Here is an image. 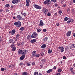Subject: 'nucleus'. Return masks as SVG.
I'll list each match as a JSON object with an SVG mask.
<instances>
[{
  "label": "nucleus",
  "mask_w": 75,
  "mask_h": 75,
  "mask_svg": "<svg viewBox=\"0 0 75 75\" xmlns=\"http://www.w3.org/2000/svg\"><path fill=\"white\" fill-rule=\"evenodd\" d=\"M16 36V38H19V37H20V35L17 34Z\"/></svg>",
  "instance_id": "e433bc0d"
},
{
  "label": "nucleus",
  "mask_w": 75,
  "mask_h": 75,
  "mask_svg": "<svg viewBox=\"0 0 75 75\" xmlns=\"http://www.w3.org/2000/svg\"><path fill=\"white\" fill-rule=\"evenodd\" d=\"M40 54L41 56H43V55H44V54L43 52H41L40 53Z\"/></svg>",
  "instance_id": "37998d69"
},
{
  "label": "nucleus",
  "mask_w": 75,
  "mask_h": 75,
  "mask_svg": "<svg viewBox=\"0 0 75 75\" xmlns=\"http://www.w3.org/2000/svg\"><path fill=\"white\" fill-rule=\"evenodd\" d=\"M72 48H75V44H72Z\"/></svg>",
  "instance_id": "2f4dec72"
},
{
  "label": "nucleus",
  "mask_w": 75,
  "mask_h": 75,
  "mask_svg": "<svg viewBox=\"0 0 75 75\" xmlns=\"http://www.w3.org/2000/svg\"><path fill=\"white\" fill-rule=\"evenodd\" d=\"M73 35L74 37H75V33H74L73 34Z\"/></svg>",
  "instance_id": "0e129e2a"
},
{
  "label": "nucleus",
  "mask_w": 75,
  "mask_h": 75,
  "mask_svg": "<svg viewBox=\"0 0 75 75\" xmlns=\"http://www.w3.org/2000/svg\"><path fill=\"white\" fill-rule=\"evenodd\" d=\"M27 40L30 41L31 40V35H29L27 37Z\"/></svg>",
  "instance_id": "f3484780"
},
{
  "label": "nucleus",
  "mask_w": 75,
  "mask_h": 75,
  "mask_svg": "<svg viewBox=\"0 0 75 75\" xmlns=\"http://www.w3.org/2000/svg\"><path fill=\"white\" fill-rule=\"evenodd\" d=\"M23 75H28V73L27 72H23L22 73Z\"/></svg>",
  "instance_id": "6ab92c4d"
},
{
  "label": "nucleus",
  "mask_w": 75,
  "mask_h": 75,
  "mask_svg": "<svg viewBox=\"0 0 75 75\" xmlns=\"http://www.w3.org/2000/svg\"><path fill=\"white\" fill-rule=\"evenodd\" d=\"M26 3H30V0H26Z\"/></svg>",
  "instance_id": "c9c22d12"
},
{
  "label": "nucleus",
  "mask_w": 75,
  "mask_h": 75,
  "mask_svg": "<svg viewBox=\"0 0 75 75\" xmlns=\"http://www.w3.org/2000/svg\"><path fill=\"white\" fill-rule=\"evenodd\" d=\"M13 39H15V41H17V40L18 39V38H17L16 37V38H15L14 37H13Z\"/></svg>",
  "instance_id": "ea45409f"
},
{
  "label": "nucleus",
  "mask_w": 75,
  "mask_h": 75,
  "mask_svg": "<svg viewBox=\"0 0 75 75\" xmlns=\"http://www.w3.org/2000/svg\"><path fill=\"white\" fill-rule=\"evenodd\" d=\"M43 31H44V32H46V31H47V29H43Z\"/></svg>",
  "instance_id": "864d4df0"
},
{
  "label": "nucleus",
  "mask_w": 75,
  "mask_h": 75,
  "mask_svg": "<svg viewBox=\"0 0 75 75\" xmlns=\"http://www.w3.org/2000/svg\"><path fill=\"white\" fill-rule=\"evenodd\" d=\"M52 69H50L48 70L47 71V74H50V73H51V72H52Z\"/></svg>",
  "instance_id": "2eb2a0df"
},
{
  "label": "nucleus",
  "mask_w": 75,
  "mask_h": 75,
  "mask_svg": "<svg viewBox=\"0 0 75 75\" xmlns=\"http://www.w3.org/2000/svg\"><path fill=\"white\" fill-rule=\"evenodd\" d=\"M74 21V20L73 19H69V21H68L67 22V23L68 24H69V23H70V22H73Z\"/></svg>",
  "instance_id": "dca6fc26"
},
{
  "label": "nucleus",
  "mask_w": 75,
  "mask_h": 75,
  "mask_svg": "<svg viewBox=\"0 0 75 75\" xmlns=\"http://www.w3.org/2000/svg\"><path fill=\"white\" fill-rule=\"evenodd\" d=\"M34 75H42V74L41 73H39L37 72H35L34 74Z\"/></svg>",
  "instance_id": "9d476101"
},
{
  "label": "nucleus",
  "mask_w": 75,
  "mask_h": 75,
  "mask_svg": "<svg viewBox=\"0 0 75 75\" xmlns=\"http://www.w3.org/2000/svg\"><path fill=\"white\" fill-rule=\"evenodd\" d=\"M48 52L49 54H51L52 52V50L50 49H48Z\"/></svg>",
  "instance_id": "412c9836"
},
{
  "label": "nucleus",
  "mask_w": 75,
  "mask_h": 75,
  "mask_svg": "<svg viewBox=\"0 0 75 75\" xmlns=\"http://www.w3.org/2000/svg\"><path fill=\"white\" fill-rule=\"evenodd\" d=\"M63 58L64 59H66V57L65 56H64L63 57Z\"/></svg>",
  "instance_id": "603ef678"
},
{
  "label": "nucleus",
  "mask_w": 75,
  "mask_h": 75,
  "mask_svg": "<svg viewBox=\"0 0 75 75\" xmlns=\"http://www.w3.org/2000/svg\"><path fill=\"white\" fill-rule=\"evenodd\" d=\"M61 3H62V4H63V3H64V2L63 1H62V0H61Z\"/></svg>",
  "instance_id": "e2e57ef3"
},
{
  "label": "nucleus",
  "mask_w": 75,
  "mask_h": 75,
  "mask_svg": "<svg viewBox=\"0 0 75 75\" xmlns=\"http://www.w3.org/2000/svg\"><path fill=\"white\" fill-rule=\"evenodd\" d=\"M42 61L43 62H45V60L44 59H43L42 60Z\"/></svg>",
  "instance_id": "a18cd8bd"
},
{
  "label": "nucleus",
  "mask_w": 75,
  "mask_h": 75,
  "mask_svg": "<svg viewBox=\"0 0 75 75\" xmlns=\"http://www.w3.org/2000/svg\"><path fill=\"white\" fill-rule=\"evenodd\" d=\"M21 14H22V15H23V16H26V15H27V13H23L21 12Z\"/></svg>",
  "instance_id": "c756f323"
},
{
  "label": "nucleus",
  "mask_w": 75,
  "mask_h": 75,
  "mask_svg": "<svg viewBox=\"0 0 75 75\" xmlns=\"http://www.w3.org/2000/svg\"><path fill=\"white\" fill-rule=\"evenodd\" d=\"M48 39V38L47 37H45L43 39V41H45V42H46V41H47Z\"/></svg>",
  "instance_id": "aec40b11"
},
{
  "label": "nucleus",
  "mask_w": 75,
  "mask_h": 75,
  "mask_svg": "<svg viewBox=\"0 0 75 75\" xmlns=\"http://www.w3.org/2000/svg\"><path fill=\"white\" fill-rule=\"evenodd\" d=\"M15 33H16L15 30L13 29L11 31V34H12V35H13V34H15Z\"/></svg>",
  "instance_id": "a211bd4d"
},
{
  "label": "nucleus",
  "mask_w": 75,
  "mask_h": 75,
  "mask_svg": "<svg viewBox=\"0 0 75 75\" xmlns=\"http://www.w3.org/2000/svg\"><path fill=\"white\" fill-rule=\"evenodd\" d=\"M51 16V13H49L47 14V16Z\"/></svg>",
  "instance_id": "09e8293b"
},
{
  "label": "nucleus",
  "mask_w": 75,
  "mask_h": 75,
  "mask_svg": "<svg viewBox=\"0 0 75 75\" xmlns=\"http://www.w3.org/2000/svg\"><path fill=\"white\" fill-rule=\"evenodd\" d=\"M14 45H11V48H14Z\"/></svg>",
  "instance_id": "473e14b6"
},
{
  "label": "nucleus",
  "mask_w": 75,
  "mask_h": 75,
  "mask_svg": "<svg viewBox=\"0 0 75 75\" xmlns=\"http://www.w3.org/2000/svg\"><path fill=\"white\" fill-rule=\"evenodd\" d=\"M20 30H21V31H23L24 30V27H22L20 28Z\"/></svg>",
  "instance_id": "7c9ffc66"
},
{
  "label": "nucleus",
  "mask_w": 75,
  "mask_h": 75,
  "mask_svg": "<svg viewBox=\"0 0 75 75\" xmlns=\"http://www.w3.org/2000/svg\"><path fill=\"white\" fill-rule=\"evenodd\" d=\"M61 52H64V48L63 47H61V49H60Z\"/></svg>",
  "instance_id": "393cba45"
},
{
  "label": "nucleus",
  "mask_w": 75,
  "mask_h": 75,
  "mask_svg": "<svg viewBox=\"0 0 75 75\" xmlns=\"http://www.w3.org/2000/svg\"><path fill=\"white\" fill-rule=\"evenodd\" d=\"M54 75H61V73H57L54 74Z\"/></svg>",
  "instance_id": "f704fd0d"
},
{
  "label": "nucleus",
  "mask_w": 75,
  "mask_h": 75,
  "mask_svg": "<svg viewBox=\"0 0 75 75\" xmlns=\"http://www.w3.org/2000/svg\"><path fill=\"white\" fill-rule=\"evenodd\" d=\"M24 44V42H19L18 43V46H19V47H23Z\"/></svg>",
  "instance_id": "39448f33"
},
{
  "label": "nucleus",
  "mask_w": 75,
  "mask_h": 75,
  "mask_svg": "<svg viewBox=\"0 0 75 75\" xmlns=\"http://www.w3.org/2000/svg\"><path fill=\"white\" fill-rule=\"evenodd\" d=\"M59 14H61L62 13V11L61 10H59Z\"/></svg>",
  "instance_id": "c03bdc74"
},
{
  "label": "nucleus",
  "mask_w": 75,
  "mask_h": 75,
  "mask_svg": "<svg viewBox=\"0 0 75 75\" xmlns=\"http://www.w3.org/2000/svg\"><path fill=\"white\" fill-rule=\"evenodd\" d=\"M23 64V62H21V63H20L19 65H21H21H22Z\"/></svg>",
  "instance_id": "8fccbe9b"
},
{
  "label": "nucleus",
  "mask_w": 75,
  "mask_h": 75,
  "mask_svg": "<svg viewBox=\"0 0 75 75\" xmlns=\"http://www.w3.org/2000/svg\"><path fill=\"white\" fill-rule=\"evenodd\" d=\"M57 71L58 72H59V73L61 72H62V69H59L57 70Z\"/></svg>",
  "instance_id": "b1692460"
},
{
  "label": "nucleus",
  "mask_w": 75,
  "mask_h": 75,
  "mask_svg": "<svg viewBox=\"0 0 75 75\" xmlns=\"http://www.w3.org/2000/svg\"><path fill=\"white\" fill-rule=\"evenodd\" d=\"M62 47H61L59 46V50H60H60H61Z\"/></svg>",
  "instance_id": "052dcab7"
},
{
  "label": "nucleus",
  "mask_w": 75,
  "mask_h": 75,
  "mask_svg": "<svg viewBox=\"0 0 75 75\" xmlns=\"http://www.w3.org/2000/svg\"><path fill=\"white\" fill-rule=\"evenodd\" d=\"M43 3L44 4H45V5L47 4V5H48V4L47 3V0L44 1L43 2Z\"/></svg>",
  "instance_id": "a878e982"
},
{
  "label": "nucleus",
  "mask_w": 75,
  "mask_h": 75,
  "mask_svg": "<svg viewBox=\"0 0 75 75\" xmlns=\"http://www.w3.org/2000/svg\"><path fill=\"white\" fill-rule=\"evenodd\" d=\"M25 57V54L23 55L20 58L21 60H23L24 59V58Z\"/></svg>",
  "instance_id": "1a4fd4ad"
},
{
  "label": "nucleus",
  "mask_w": 75,
  "mask_h": 75,
  "mask_svg": "<svg viewBox=\"0 0 75 75\" xmlns=\"http://www.w3.org/2000/svg\"><path fill=\"white\" fill-rule=\"evenodd\" d=\"M12 50L13 51H14L16 50V47H14L12 49Z\"/></svg>",
  "instance_id": "bb28decb"
},
{
  "label": "nucleus",
  "mask_w": 75,
  "mask_h": 75,
  "mask_svg": "<svg viewBox=\"0 0 75 75\" xmlns=\"http://www.w3.org/2000/svg\"><path fill=\"white\" fill-rule=\"evenodd\" d=\"M56 25H57V26H59V23H57Z\"/></svg>",
  "instance_id": "3c124183"
},
{
  "label": "nucleus",
  "mask_w": 75,
  "mask_h": 75,
  "mask_svg": "<svg viewBox=\"0 0 75 75\" xmlns=\"http://www.w3.org/2000/svg\"><path fill=\"white\" fill-rule=\"evenodd\" d=\"M14 67V65H11V68H13Z\"/></svg>",
  "instance_id": "bf43d9fd"
},
{
  "label": "nucleus",
  "mask_w": 75,
  "mask_h": 75,
  "mask_svg": "<svg viewBox=\"0 0 75 75\" xmlns=\"http://www.w3.org/2000/svg\"><path fill=\"white\" fill-rule=\"evenodd\" d=\"M71 31H69L67 33V37H69L71 35Z\"/></svg>",
  "instance_id": "9b49d317"
},
{
  "label": "nucleus",
  "mask_w": 75,
  "mask_h": 75,
  "mask_svg": "<svg viewBox=\"0 0 75 75\" xmlns=\"http://www.w3.org/2000/svg\"><path fill=\"white\" fill-rule=\"evenodd\" d=\"M43 13H47L48 12V9H46L45 8H44L43 9Z\"/></svg>",
  "instance_id": "ddd939ff"
},
{
  "label": "nucleus",
  "mask_w": 75,
  "mask_h": 75,
  "mask_svg": "<svg viewBox=\"0 0 75 75\" xmlns=\"http://www.w3.org/2000/svg\"><path fill=\"white\" fill-rule=\"evenodd\" d=\"M1 71H4V68H1Z\"/></svg>",
  "instance_id": "58836bf2"
},
{
  "label": "nucleus",
  "mask_w": 75,
  "mask_h": 75,
  "mask_svg": "<svg viewBox=\"0 0 75 75\" xmlns=\"http://www.w3.org/2000/svg\"><path fill=\"white\" fill-rule=\"evenodd\" d=\"M53 69H57V67L56 66H54L53 68Z\"/></svg>",
  "instance_id": "a19ab883"
},
{
  "label": "nucleus",
  "mask_w": 75,
  "mask_h": 75,
  "mask_svg": "<svg viewBox=\"0 0 75 75\" xmlns=\"http://www.w3.org/2000/svg\"><path fill=\"white\" fill-rule=\"evenodd\" d=\"M26 6L27 7H28V6H29V3H26Z\"/></svg>",
  "instance_id": "de8ad7c7"
},
{
  "label": "nucleus",
  "mask_w": 75,
  "mask_h": 75,
  "mask_svg": "<svg viewBox=\"0 0 75 75\" xmlns=\"http://www.w3.org/2000/svg\"><path fill=\"white\" fill-rule=\"evenodd\" d=\"M51 1H52L53 3H55L56 2V0H50Z\"/></svg>",
  "instance_id": "79ce46f5"
},
{
  "label": "nucleus",
  "mask_w": 75,
  "mask_h": 75,
  "mask_svg": "<svg viewBox=\"0 0 75 75\" xmlns=\"http://www.w3.org/2000/svg\"><path fill=\"white\" fill-rule=\"evenodd\" d=\"M40 54H35V56L36 57H40Z\"/></svg>",
  "instance_id": "c85d7f7f"
},
{
  "label": "nucleus",
  "mask_w": 75,
  "mask_h": 75,
  "mask_svg": "<svg viewBox=\"0 0 75 75\" xmlns=\"http://www.w3.org/2000/svg\"><path fill=\"white\" fill-rule=\"evenodd\" d=\"M37 31L39 33L41 31V29L39 28H38L37 29Z\"/></svg>",
  "instance_id": "72a5a7b5"
},
{
  "label": "nucleus",
  "mask_w": 75,
  "mask_h": 75,
  "mask_svg": "<svg viewBox=\"0 0 75 75\" xmlns=\"http://www.w3.org/2000/svg\"><path fill=\"white\" fill-rule=\"evenodd\" d=\"M5 6L6 7H8V8L10 7V5L8 4H6L5 5Z\"/></svg>",
  "instance_id": "cd10ccee"
},
{
  "label": "nucleus",
  "mask_w": 75,
  "mask_h": 75,
  "mask_svg": "<svg viewBox=\"0 0 75 75\" xmlns=\"http://www.w3.org/2000/svg\"><path fill=\"white\" fill-rule=\"evenodd\" d=\"M18 19H22V17L20 15H17Z\"/></svg>",
  "instance_id": "4be33fe9"
},
{
  "label": "nucleus",
  "mask_w": 75,
  "mask_h": 75,
  "mask_svg": "<svg viewBox=\"0 0 75 75\" xmlns=\"http://www.w3.org/2000/svg\"><path fill=\"white\" fill-rule=\"evenodd\" d=\"M70 72L72 74H75V73L74 72V69L72 68L70 69Z\"/></svg>",
  "instance_id": "4468645a"
},
{
  "label": "nucleus",
  "mask_w": 75,
  "mask_h": 75,
  "mask_svg": "<svg viewBox=\"0 0 75 75\" xmlns=\"http://www.w3.org/2000/svg\"><path fill=\"white\" fill-rule=\"evenodd\" d=\"M30 42L32 43H34V41L33 40H31L30 41Z\"/></svg>",
  "instance_id": "13d9d810"
},
{
  "label": "nucleus",
  "mask_w": 75,
  "mask_h": 75,
  "mask_svg": "<svg viewBox=\"0 0 75 75\" xmlns=\"http://www.w3.org/2000/svg\"><path fill=\"white\" fill-rule=\"evenodd\" d=\"M47 47V45L45 44H43L42 46H41V48H42L43 49H44V48H45V47Z\"/></svg>",
  "instance_id": "f8f14e48"
},
{
  "label": "nucleus",
  "mask_w": 75,
  "mask_h": 75,
  "mask_svg": "<svg viewBox=\"0 0 75 75\" xmlns=\"http://www.w3.org/2000/svg\"><path fill=\"white\" fill-rule=\"evenodd\" d=\"M21 22H16L14 23V25L16 26V27H21Z\"/></svg>",
  "instance_id": "7ed1b4c3"
},
{
  "label": "nucleus",
  "mask_w": 75,
  "mask_h": 75,
  "mask_svg": "<svg viewBox=\"0 0 75 75\" xmlns=\"http://www.w3.org/2000/svg\"><path fill=\"white\" fill-rule=\"evenodd\" d=\"M64 19H69V18L67 17H65L64 18Z\"/></svg>",
  "instance_id": "69168bd1"
},
{
  "label": "nucleus",
  "mask_w": 75,
  "mask_h": 75,
  "mask_svg": "<svg viewBox=\"0 0 75 75\" xmlns=\"http://www.w3.org/2000/svg\"><path fill=\"white\" fill-rule=\"evenodd\" d=\"M33 6L35 8H37V9L40 10V9H41V8H42L41 6H39V5H38L34 4V5Z\"/></svg>",
  "instance_id": "20e7f679"
},
{
  "label": "nucleus",
  "mask_w": 75,
  "mask_h": 75,
  "mask_svg": "<svg viewBox=\"0 0 75 75\" xmlns=\"http://www.w3.org/2000/svg\"><path fill=\"white\" fill-rule=\"evenodd\" d=\"M33 41L34 42H35L36 41H37V40H36V39H33Z\"/></svg>",
  "instance_id": "49530a36"
},
{
  "label": "nucleus",
  "mask_w": 75,
  "mask_h": 75,
  "mask_svg": "<svg viewBox=\"0 0 75 75\" xmlns=\"http://www.w3.org/2000/svg\"><path fill=\"white\" fill-rule=\"evenodd\" d=\"M69 11H70V9L69 8H68L67 9V12H68Z\"/></svg>",
  "instance_id": "680f3d73"
},
{
  "label": "nucleus",
  "mask_w": 75,
  "mask_h": 75,
  "mask_svg": "<svg viewBox=\"0 0 75 75\" xmlns=\"http://www.w3.org/2000/svg\"><path fill=\"white\" fill-rule=\"evenodd\" d=\"M47 5L50 4H51V1L50 0H47Z\"/></svg>",
  "instance_id": "5701e85b"
},
{
  "label": "nucleus",
  "mask_w": 75,
  "mask_h": 75,
  "mask_svg": "<svg viewBox=\"0 0 75 75\" xmlns=\"http://www.w3.org/2000/svg\"><path fill=\"white\" fill-rule=\"evenodd\" d=\"M54 6H55V7H57V6H58V4L57 3H56L54 4Z\"/></svg>",
  "instance_id": "4d7b16f0"
},
{
  "label": "nucleus",
  "mask_w": 75,
  "mask_h": 75,
  "mask_svg": "<svg viewBox=\"0 0 75 75\" xmlns=\"http://www.w3.org/2000/svg\"><path fill=\"white\" fill-rule=\"evenodd\" d=\"M44 25V23L42 22V21H40V23L39 24V26L40 27H42Z\"/></svg>",
  "instance_id": "6e6552de"
},
{
  "label": "nucleus",
  "mask_w": 75,
  "mask_h": 75,
  "mask_svg": "<svg viewBox=\"0 0 75 75\" xmlns=\"http://www.w3.org/2000/svg\"><path fill=\"white\" fill-rule=\"evenodd\" d=\"M36 54V51H34L32 52V54L31 56L32 58H34V57H35V54Z\"/></svg>",
  "instance_id": "423d86ee"
},
{
  "label": "nucleus",
  "mask_w": 75,
  "mask_h": 75,
  "mask_svg": "<svg viewBox=\"0 0 75 75\" xmlns=\"http://www.w3.org/2000/svg\"><path fill=\"white\" fill-rule=\"evenodd\" d=\"M38 37V34L37 33L34 32L33 33V34L31 35L32 38H37Z\"/></svg>",
  "instance_id": "f03ea898"
},
{
  "label": "nucleus",
  "mask_w": 75,
  "mask_h": 75,
  "mask_svg": "<svg viewBox=\"0 0 75 75\" xmlns=\"http://www.w3.org/2000/svg\"><path fill=\"white\" fill-rule=\"evenodd\" d=\"M28 66H30L31 64H30V62H28L27 63Z\"/></svg>",
  "instance_id": "4c0bfd02"
},
{
  "label": "nucleus",
  "mask_w": 75,
  "mask_h": 75,
  "mask_svg": "<svg viewBox=\"0 0 75 75\" xmlns=\"http://www.w3.org/2000/svg\"><path fill=\"white\" fill-rule=\"evenodd\" d=\"M20 0H13L12 1V3L13 4H16V3L17 4V3L20 1Z\"/></svg>",
  "instance_id": "0eeeda50"
},
{
  "label": "nucleus",
  "mask_w": 75,
  "mask_h": 75,
  "mask_svg": "<svg viewBox=\"0 0 75 75\" xmlns=\"http://www.w3.org/2000/svg\"><path fill=\"white\" fill-rule=\"evenodd\" d=\"M73 2L74 3H75V0H73Z\"/></svg>",
  "instance_id": "774afa93"
},
{
  "label": "nucleus",
  "mask_w": 75,
  "mask_h": 75,
  "mask_svg": "<svg viewBox=\"0 0 75 75\" xmlns=\"http://www.w3.org/2000/svg\"><path fill=\"white\" fill-rule=\"evenodd\" d=\"M8 67L9 68H11V65H10L8 66Z\"/></svg>",
  "instance_id": "6e6d98bb"
},
{
  "label": "nucleus",
  "mask_w": 75,
  "mask_h": 75,
  "mask_svg": "<svg viewBox=\"0 0 75 75\" xmlns=\"http://www.w3.org/2000/svg\"><path fill=\"white\" fill-rule=\"evenodd\" d=\"M18 75V74L16 73H15L14 74V75Z\"/></svg>",
  "instance_id": "338daca9"
},
{
  "label": "nucleus",
  "mask_w": 75,
  "mask_h": 75,
  "mask_svg": "<svg viewBox=\"0 0 75 75\" xmlns=\"http://www.w3.org/2000/svg\"><path fill=\"white\" fill-rule=\"evenodd\" d=\"M27 52V51L26 50H23V51L21 49H19L18 51V53L19 55H20V54L23 55V54H25Z\"/></svg>",
  "instance_id": "f257e3e1"
},
{
  "label": "nucleus",
  "mask_w": 75,
  "mask_h": 75,
  "mask_svg": "<svg viewBox=\"0 0 75 75\" xmlns=\"http://www.w3.org/2000/svg\"><path fill=\"white\" fill-rule=\"evenodd\" d=\"M32 64L33 65H35V63L34 62H33L32 63Z\"/></svg>",
  "instance_id": "5fc2aeb1"
}]
</instances>
